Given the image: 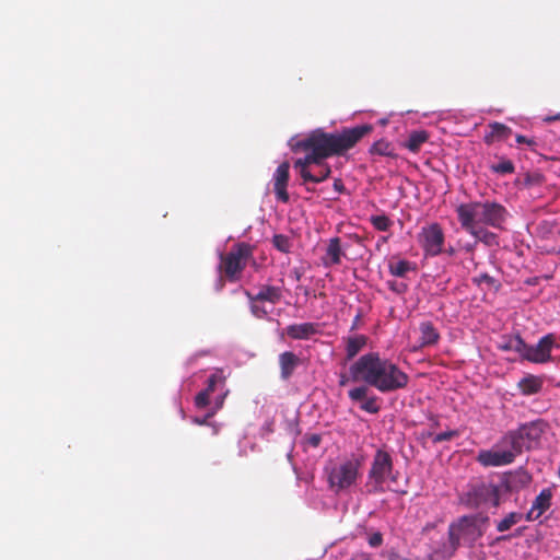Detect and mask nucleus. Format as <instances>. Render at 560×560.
<instances>
[{
  "mask_svg": "<svg viewBox=\"0 0 560 560\" xmlns=\"http://www.w3.org/2000/svg\"><path fill=\"white\" fill-rule=\"evenodd\" d=\"M542 377L533 374L526 375L517 384L521 393L525 396H530L539 393L542 388Z\"/></svg>",
  "mask_w": 560,
  "mask_h": 560,
  "instance_id": "4be33fe9",
  "label": "nucleus"
},
{
  "mask_svg": "<svg viewBox=\"0 0 560 560\" xmlns=\"http://www.w3.org/2000/svg\"><path fill=\"white\" fill-rule=\"evenodd\" d=\"M272 245L281 253L288 254L291 250L292 244L290 238L283 234H276L272 237Z\"/></svg>",
  "mask_w": 560,
  "mask_h": 560,
  "instance_id": "2f4dec72",
  "label": "nucleus"
},
{
  "mask_svg": "<svg viewBox=\"0 0 560 560\" xmlns=\"http://www.w3.org/2000/svg\"><path fill=\"white\" fill-rule=\"evenodd\" d=\"M210 395L211 394H209L205 389L198 393L197 396L195 397L196 407L199 409L206 408L209 405Z\"/></svg>",
  "mask_w": 560,
  "mask_h": 560,
  "instance_id": "c9c22d12",
  "label": "nucleus"
},
{
  "mask_svg": "<svg viewBox=\"0 0 560 560\" xmlns=\"http://www.w3.org/2000/svg\"><path fill=\"white\" fill-rule=\"evenodd\" d=\"M334 189L338 192V194H345L346 192V187L342 183V180L340 178H336L334 180Z\"/></svg>",
  "mask_w": 560,
  "mask_h": 560,
  "instance_id": "37998d69",
  "label": "nucleus"
},
{
  "mask_svg": "<svg viewBox=\"0 0 560 560\" xmlns=\"http://www.w3.org/2000/svg\"><path fill=\"white\" fill-rule=\"evenodd\" d=\"M508 450H483L478 453L477 462L485 467H499L510 465L520 455L516 450L508 446Z\"/></svg>",
  "mask_w": 560,
  "mask_h": 560,
  "instance_id": "ddd939ff",
  "label": "nucleus"
},
{
  "mask_svg": "<svg viewBox=\"0 0 560 560\" xmlns=\"http://www.w3.org/2000/svg\"><path fill=\"white\" fill-rule=\"evenodd\" d=\"M429 139V133L425 130L412 131L405 142V147L412 153L420 151V148Z\"/></svg>",
  "mask_w": 560,
  "mask_h": 560,
  "instance_id": "b1692460",
  "label": "nucleus"
},
{
  "mask_svg": "<svg viewBox=\"0 0 560 560\" xmlns=\"http://www.w3.org/2000/svg\"><path fill=\"white\" fill-rule=\"evenodd\" d=\"M348 382H349V377L345 373H341L339 376V385L346 386L348 384Z\"/></svg>",
  "mask_w": 560,
  "mask_h": 560,
  "instance_id": "a18cd8bd",
  "label": "nucleus"
},
{
  "mask_svg": "<svg viewBox=\"0 0 560 560\" xmlns=\"http://www.w3.org/2000/svg\"><path fill=\"white\" fill-rule=\"evenodd\" d=\"M505 348L509 350L515 351L516 353L520 354V357L523 360H525L528 345L523 340V338L521 336L517 335L508 341Z\"/></svg>",
  "mask_w": 560,
  "mask_h": 560,
  "instance_id": "c756f323",
  "label": "nucleus"
},
{
  "mask_svg": "<svg viewBox=\"0 0 560 560\" xmlns=\"http://www.w3.org/2000/svg\"><path fill=\"white\" fill-rule=\"evenodd\" d=\"M477 241L485 243L486 245H492L497 243V235L483 228L474 226L472 230H465Z\"/></svg>",
  "mask_w": 560,
  "mask_h": 560,
  "instance_id": "cd10ccee",
  "label": "nucleus"
},
{
  "mask_svg": "<svg viewBox=\"0 0 560 560\" xmlns=\"http://www.w3.org/2000/svg\"><path fill=\"white\" fill-rule=\"evenodd\" d=\"M547 428V423L535 420L520 425L516 430L509 431L501 440V445L510 446L520 454L537 444Z\"/></svg>",
  "mask_w": 560,
  "mask_h": 560,
  "instance_id": "423d86ee",
  "label": "nucleus"
},
{
  "mask_svg": "<svg viewBox=\"0 0 560 560\" xmlns=\"http://www.w3.org/2000/svg\"><path fill=\"white\" fill-rule=\"evenodd\" d=\"M419 346L421 348L434 346L440 340V334L432 322L425 320L419 324Z\"/></svg>",
  "mask_w": 560,
  "mask_h": 560,
  "instance_id": "412c9836",
  "label": "nucleus"
},
{
  "mask_svg": "<svg viewBox=\"0 0 560 560\" xmlns=\"http://www.w3.org/2000/svg\"><path fill=\"white\" fill-rule=\"evenodd\" d=\"M306 443L312 447H318L322 442V436L319 434H310L305 436Z\"/></svg>",
  "mask_w": 560,
  "mask_h": 560,
  "instance_id": "79ce46f5",
  "label": "nucleus"
},
{
  "mask_svg": "<svg viewBox=\"0 0 560 560\" xmlns=\"http://www.w3.org/2000/svg\"><path fill=\"white\" fill-rule=\"evenodd\" d=\"M501 488L510 490L511 481L503 482L502 486L487 482L476 483L462 497V503L469 509H478L488 503L498 508L501 503Z\"/></svg>",
  "mask_w": 560,
  "mask_h": 560,
  "instance_id": "6e6552de",
  "label": "nucleus"
},
{
  "mask_svg": "<svg viewBox=\"0 0 560 560\" xmlns=\"http://www.w3.org/2000/svg\"><path fill=\"white\" fill-rule=\"evenodd\" d=\"M387 240H388V237H387V236H382V237L380 238V242H381V243H386V242H387Z\"/></svg>",
  "mask_w": 560,
  "mask_h": 560,
  "instance_id": "09e8293b",
  "label": "nucleus"
},
{
  "mask_svg": "<svg viewBox=\"0 0 560 560\" xmlns=\"http://www.w3.org/2000/svg\"><path fill=\"white\" fill-rule=\"evenodd\" d=\"M370 153L373 155L395 158L393 145L386 140H378L374 142L370 148Z\"/></svg>",
  "mask_w": 560,
  "mask_h": 560,
  "instance_id": "bb28decb",
  "label": "nucleus"
},
{
  "mask_svg": "<svg viewBox=\"0 0 560 560\" xmlns=\"http://www.w3.org/2000/svg\"><path fill=\"white\" fill-rule=\"evenodd\" d=\"M196 422L198 424H205L206 423V419L201 420V419H196Z\"/></svg>",
  "mask_w": 560,
  "mask_h": 560,
  "instance_id": "8fccbe9b",
  "label": "nucleus"
},
{
  "mask_svg": "<svg viewBox=\"0 0 560 560\" xmlns=\"http://www.w3.org/2000/svg\"><path fill=\"white\" fill-rule=\"evenodd\" d=\"M490 170L497 174H512L515 171V166L511 160H502L498 164L490 166Z\"/></svg>",
  "mask_w": 560,
  "mask_h": 560,
  "instance_id": "473e14b6",
  "label": "nucleus"
},
{
  "mask_svg": "<svg viewBox=\"0 0 560 560\" xmlns=\"http://www.w3.org/2000/svg\"><path fill=\"white\" fill-rule=\"evenodd\" d=\"M393 458L392 455L383 450L378 448L373 457L371 468L369 470V483L372 485V490L374 492H378L383 490V485L386 481V479L392 475L393 472Z\"/></svg>",
  "mask_w": 560,
  "mask_h": 560,
  "instance_id": "1a4fd4ad",
  "label": "nucleus"
},
{
  "mask_svg": "<svg viewBox=\"0 0 560 560\" xmlns=\"http://www.w3.org/2000/svg\"><path fill=\"white\" fill-rule=\"evenodd\" d=\"M522 477L525 479L524 481L527 482L529 480V477L527 475H522Z\"/></svg>",
  "mask_w": 560,
  "mask_h": 560,
  "instance_id": "864d4df0",
  "label": "nucleus"
},
{
  "mask_svg": "<svg viewBox=\"0 0 560 560\" xmlns=\"http://www.w3.org/2000/svg\"><path fill=\"white\" fill-rule=\"evenodd\" d=\"M387 285L393 292H395L397 294H405L408 290L407 283L396 281V280L387 281Z\"/></svg>",
  "mask_w": 560,
  "mask_h": 560,
  "instance_id": "e433bc0d",
  "label": "nucleus"
},
{
  "mask_svg": "<svg viewBox=\"0 0 560 560\" xmlns=\"http://www.w3.org/2000/svg\"><path fill=\"white\" fill-rule=\"evenodd\" d=\"M362 466V458L352 455L335 465L328 472L329 488L339 493L355 485Z\"/></svg>",
  "mask_w": 560,
  "mask_h": 560,
  "instance_id": "0eeeda50",
  "label": "nucleus"
},
{
  "mask_svg": "<svg viewBox=\"0 0 560 560\" xmlns=\"http://www.w3.org/2000/svg\"><path fill=\"white\" fill-rule=\"evenodd\" d=\"M290 178V164L288 161L282 162L273 174V190L279 201L287 203L289 201V194L287 191Z\"/></svg>",
  "mask_w": 560,
  "mask_h": 560,
  "instance_id": "2eb2a0df",
  "label": "nucleus"
},
{
  "mask_svg": "<svg viewBox=\"0 0 560 560\" xmlns=\"http://www.w3.org/2000/svg\"><path fill=\"white\" fill-rule=\"evenodd\" d=\"M388 270L390 275L404 278L409 271L415 270V265L406 259L392 258L388 262Z\"/></svg>",
  "mask_w": 560,
  "mask_h": 560,
  "instance_id": "393cba45",
  "label": "nucleus"
},
{
  "mask_svg": "<svg viewBox=\"0 0 560 560\" xmlns=\"http://www.w3.org/2000/svg\"><path fill=\"white\" fill-rule=\"evenodd\" d=\"M544 180V176L540 173L527 174L525 177L526 185H540Z\"/></svg>",
  "mask_w": 560,
  "mask_h": 560,
  "instance_id": "4c0bfd02",
  "label": "nucleus"
},
{
  "mask_svg": "<svg viewBox=\"0 0 560 560\" xmlns=\"http://www.w3.org/2000/svg\"><path fill=\"white\" fill-rule=\"evenodd\" d=\"M558 233H559V235H560V229H559V232H558Z\"/></svg>",
  "mask_w": 560,
  "mask_h": 560,
  "instance_id": "6e6d98bb",
  "label": "nucleus"
},
{
  "mask_svg": "<svg viewBox=\"0 0 560 560\" xmlns=\"http://www.w3.org/2000/svg\"><path fill=\"white\" fill-rule=\"evenodd\" d=\"M365 345L366 337L363 335L348 338L346 346L347 359L351 360L354 358Z\"/></svg>",
  "mask_w": 560,
  "mask_h": 560,
  "instance_id": "a878e982",
  "label": "nucleus"
},
{
  "mask_svg": "<svg viewBox=\"0 0 560 560\" xmlns=\"http://www.w3.org/2000/svg\"><path fill=\"white\" fill-rule=\"evenodd\" d=\"M372 130L369 124L343 128L340 132L316 129L299 141L296 148L307 153L303 158L304 163H320L327 158L343 155Z\"/></svg>",
  "mask_w": 560,
  "mask_h": 560,
  "instance_id": "f257e3e1",
  "label": "nucleus"
},
{
  "mask_svg": "<svg viewBox=\"0 0 560 560\" xmlns=\"http://www.w3.org/2000/svg\"><path fill=\"white\" fill-rule=\"evenodd\" d=\"M456 213L464 230H472L479 224L502 229L508 217V210L501 203L490 201L462 203Z\"/></svg>",
  "mask_w": 560,
  "mask_h": 560,
  "instance_id": "20e7f679",
  "label": "nucleus"
},
{
  "mask_svg": "<svg viewBox=\"0 0 560 560\" xmlns=\"http://www.w3.org/2000/svg\"><path fill=\"white\" fill-rule=\"evenodd\" d=\"M318 332V324L316 323H301L291 324L285 327V334L293 340H307Z\"/></svg>",
  "mask_w": 560,
  "mask_h": 560,
  "instance_id": "a211bd4d",
  "label": "nucleus"
},
{
  "mask_svg": "<svg viewBox=\"0 0 560 560\" xmlns=\"http://www.w3.org/2000/svg\"><path fill=\"white\" fill-rule=\"evenodd\" d=\"M552 500V490L550 488L542 489L533 501L530 511L527 513L528 521L538 520L550 506Z\"/></svg>",
  "mask_w": 560,
  "mask_h": 560,
  "instance_id": "dca6fc26",
  "label": "nucleus"
},
{
  "mask_svg": "<svg viewBox=\"0 0 560 560\" xmlns=\"http://www.w3.org/2000/svg\"><path fill=\"white\" fill-rule=\"evenodd\" d=\"M506 539H509V536H501L498 538V540H506Z\"/></svg>",
  "mask_w": 560,
  "mask_h": 560,
  "instance_id": "603ef678",
  "label": "nucleus"
},
{
  "mask_svg": "<svg viewBox=\"0 0 560 560\" xmlns=\"http://www.w3.org/2000/svg\"><path fill=\"white\" fill-rule=\"evenodd\" d=\"M459 435V432L457 430H447L441 433H438L432 436V442L438 444L445 441H451L454 438H457Z\"/></svg>",
  "mask_w": 560,
  "mask_h": 560,
  "instance_id": "72a5a7b5",
  "label": "nucleus"
},
{
  "mask_svg": "<svg viewBox=\"0 0 560 560\" xmlns=\"http://www.w3.org/2000/svg\"><path fill=\"white\" fill-rule=\"evenodd\" d=\"M556 120H560V112L555 116H547L544 118V121H546V122H551V121H556Z\"/></svg>",
  "mask_w": 560,
  "mask_h": 560,
  "instance_id": "49530a36",
  "label": "nucleus"
},
{
  "mask_svg": "<svg viewBox=\"0 0 560 560\" xmlns=\"http://www.w3.org/2000/svg\"><path fill=\"white\" fill-rule=\"evenodd\" d=\"M370 222L374 226L375 230L385 232L389 230L393 222L386 214L372 215L370 218Z\"/></svg>",
  "mask_w": 560,
  "mask_h": 560,
  "instance_id": "7c9ffc66",
  "label": "nucleus"
},
{
  "mask_svg": "<svg viewBox=\"0 0 560 560\" xmlns=\"http://www.w3.org/2000/svg\"><path fill=\"white\" fill-rule=\"evenodd\" d=\"M245 295L249 302H270L277 304L282 298V290L280 287L262 285L256 294L245 291Z\"/></svg>",
  "mask_w": 560,
  "mask_h": 560,
  "instance_id": "f3484780",
  "label": "nucleus"
},
{
  "mask_svg": "<svg viewBox=\"0 0 560 560\" xmlns=\"http://www.w3.org/2000/svg\"><path fill=\"white\" fill-rule=\"evenodd\" d=\"M351 380L363 381L381 393H393L408 386L409 376L398 365L378 353L370 352L360 357L350 366Z\"/></svg>",
  "mask_w": 560,
  "mask_h": 560,
  "instance_id": "f03ea898",
  "label": "nucleus"
},
{
  "mask_svg": "<svg viewBox=\"0 0 560 560\" xmlns=\"http://www.w3.org/2000/svg\"><path fill=\"white\" fill-rule=\"evenodd\" d=\"M489 521L487 514L479 512L452 522L447 530L448 544L443 548L444 557L452 558L462 545L472 547L485 535Z\"/></svg>",
  "mask_w": 560,
  "mask_h": 560,
  "instance_id": "7ed1b4c3",
  "label": "nucleus"
},
{
  "mask_svg": "<svg viewBox=\"0 0 560 560\" xmlns=\"http://www.w3.org/2000/svg\"><path fill=\"white\" fill-rule=\"evenodd\" d=\"M477 284L487 283L488 285H493L495 283V279L488 273H481L479 277L474 280Z\"/></svg>",
  "mask_w": 560,
  "mask_h": 560,
  "instance_id": "ea45409f",
  "label": "nucleus"
},
{
  "mask_svg": "<svg viewBox=\"0 0 560 560\" xmlns=\"http://www.w3.org/2000/svg\"><path fill=\"white\" fill-rule=\"evenodd\" d=\"M250 303V312L258 319H265L268 317L269 312L258 302H249Z\"/></svg>",
  "mask_w": 560,
  "mask_h": 560,
  "instance_id": "f704fd0d",
  "label": "nucleus"
},
{
  "mask_svg": "<svg viewBox=\"0 0 560 560\" xmlns=\"http://www.w3.org/2000/svg\"><path fill=\"white\" fill-rule=\"evenodd\" d=\"M254 259V247L245 242L234 244L230 252L220 255L219 271L229 282H237L247 264Z\"/></svg>",
  "mask_w": 560,
  "mask_h": 560,
  "instance_id": "39448f33",
  "label": "nucleus"
},
{
  "mask_svg": "<svg viewBox=\"0 0 560 560\" xmlns=\"http://www.w3.org/2000/svg\"><path fill=\"white\" fill-rule=\"evenodd\" d=\"M553 348H559L557 338L553 334H547L535 346L528 345L525 360L536 364L547 363L551 360Z\"/></svg>",
  "mask_w": 560,
  "mask_h": 560,
  "instance_id": "f8f14e48",
  "label": "nucleus"
},
{
  "mask_svg": "<svg viewBox=\"0 0 560 560\" xmlns=\"http://www.w3.org/2000/svg\"><path fill=\"white\" fill-rule=\"evenodd\" d=\"M444 232L440 224L432 223L421 229L418 241L425 256H438L443 252Z\"/></svg>",
  "mask_w": 560,
  "mask_h": 560,
  "instance_id": "9d476101",
  "label": "nucleus"
},
{
  "mask_svg": "<svg viewBox=\"0 0 560 560\" xmlns=\"http://www.w3.org/2000/svg\"><path fill=\"white\" fill-rule=\"evenodd\" d=\"M360 316H361V314H358V315L355 316L354 323H358V320H359ZM353 325H355V324H353ZM352 328H354V326H352Z\"/></svg>",
  "mask_w": 560,
  "mask_h": 560,
  "instance_id": "3c124183",
  "label": "nucleus"
},
{
  "mask_svg": "<svg viewBox=\"0 0 560 560\" xmlns=\"http://www.w3.org/2000/svg\"><path fill=\"white\" fill-rule=\"evenodd\" d=\"M446 253H447L448 255H451V256H452V255H454V254H455V249H454L453 247H450V248L446 250Z\"/></svg>",
  "mask_w": 560,
  "mask_h": 560,
  "instance_id": "de8ad7c7",
  "label": "nucleus"
},
{
  "mask_svg": "<svg viewBox=\"0 0 560 560\" xmlns=\"http://www.w3.org/2000/svg\"><path fill=\"white\" fill-rule=\"evenodd\" d=\"M345 256V252L341 246L340 237H332L328 240L326 246V253L322 258L325 267H331L341 262V257Z\"/></svg>",
  "mask_w": 560,
  "mask_h": 560,
  "instance_id": "6ab92c4d",
  "label": "nucleus"
},
{
  "mask_svg": "<svg viewBox=\"0 0 560 560\" xmlns=\"http://www.w3.org/2000/svg\"><path fill=\"white\" fill-rule=\"evenodd\" d=\"M490 131L485 135V142L492 144L495 140H506L512 135V129L502 122H491Z\"/></svg>",
  "mask_w": 560,
  "mask_h": 560,
  "instance_id": "5701e85b",
  "label": "nucleus"
},
{
  "mask_svg": "<svg viewBox=\"0 0 560 560\" xmlns=\"http://www.w3.org/2000/svg\"><path fill=\"white\" fill-rule=\"evenodd\" d=\"M219 381H222V377L219 374H211L208 378V384L205 390L208 392L209 394H212Z\"/></svg>",
  "mask_w": 560,
  "mask_h": 560,
  "instance_id": "58836bf2",
  "label": "nucleus"
},
{
  "mask_svg": "<svg viewBox=\"0 0 560 560\" xmlns=\"http://www.w3.org/2000/svg\"><path fill=\"white\" fill-rule=\"evenodd\" d=\"M300 364L299 357L292 351H284L279 355L280 377L288 381Z\"/></svg>",
  "mask_w": 560,
  "mask_h": 560,
  "instance_id": "aec40b11",
  "label": "nucleus"
},
{
  "mask_svg": "<svg viewBox=\"0 0 560 560\" xmlns=\"http://www.w3.org/2000/svg\"><path fill=\"white\" fill-rule=\"evenodd\" d=\"M369 387L366 385H361L354 387L349 390V398L354 402H360V409L375 415L381 410V406L378 404V397L375 395L368 396Z\"/></svg>",
  "mask_w": 560,
  "mask_h": 560,
  "instance_id": "4468645a",
  "label": "nucleus"
},
{
  "mask_svg": "<svg viewBox=\"0 0 560 560\" xmlns=\"http://www.w3.org/2000/svg\"><path fill=\"white\" fill-rule=\"evenodd\" d=\"M306 190H307V191H314V189H313V188H311V187H306Z\"/></svg>",
  "mask_w": 560,
  "mask_h": 560,
  "instance_id": "5fc2aeb1",
  "label": "nucleus"
},
{
  "mask_svg": "<svg viewBox=\"0 0 560 560\" xmlns=\"http://www.w3.org/2000/svg\"><path fill=\"white\" fill-rule=\"evenodd\" d=\"M523 518V514L520 512H511L504 518L497 523V529L500 533L511 529L512 526L516 525Z\"/></svg>",
  "mask_w": 560,
  "mask_h": 560,
  "instance_id": "c85d7f7f",
  "label": "nucleus"
},
{
  "mask_svg": "<svg viewBox=\"0 0 560 560\" xmlns=\"http://www.w3.org/2000/svg\"><path fill=\"white\" fill-rule=\"evenodd\" d=\"M382 542L383 535L380 532H376L369 537V545L373 548L380 547Z\"/></svg>",
  "mask_w": 560,
  "mask_h": 560,
  "instance_id": "a19ab883",
  "label": "nucleus"
},
{
  "mask_svg": "<svg viewBox=\"0 0 560 560\" xmlns=\"http://www.w3.org/2000/svg\"><path fill=\"white\" fill-rule=\"evenodd\" d=\"M516 142H517L518 144H523V143H526V144H528V145H533V144H535V140H533V139H528V138H526V137H525V136H523V135H517V136H516Z\"/></svg>",
  "mask_w": 560,
  "mask_h": 560,
  "instance_id": "c03bdc74",
  "label": "nucleus"
},
{
  "mask_svg": "<svg viewBox=\"0 0 560 560\" xmlns=\"http://www.w3.org/2000/svg\"><path fill=\"white\" fill-rule=\"evenodd\" d=\"M293 167L299 171L302 177V184L322 183L330 176V166L322 161L320 163H304V159H298Z\"/></svg>",
  "mask_w": 560,
  "mask_h": 560,
  "instance_id": "9b49d317",
  "label": "nucleus"
}]
</instances>
